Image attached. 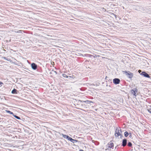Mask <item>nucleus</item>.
Returning <instances> with one entry per match:
<instances>
[{
    "instance_id": "1",
    "label": "nucleus",
    "mask_w": 151,
    "mask_h": 151,
    "mask_svg": "<svg viewBox=\"0 0 151 151\" xmlns=\"http://www.w3.org/2000/svg\"><path fill=\"white\" fill-rule=\"evenodd\" d=\"M115 127L116 128L114 134L116 137L118 139H122V135L121 134L122 132L120 128L117 127L116 124L115 125Z\"/></svg>"
},
{
    "instance_id": "2",
    "label": "nucleus",
    "mask_w": 151,
    "mask_h": 151,
    "mask_svg": "<svg viewBox=\"0 0 151 151\" xmlns=\"http://www.w3.org/2000/svg\"><path fill=\"white\" fill-rule=\"evenodd\" d=\"M140 75L146 78H150V76H149V75L145 71H143L141 73H140Z\"/></svg>"
},
{
    "instance_id": "3",
    "label": "nucleus",
    "mask_w": 151,
    "mask_h": 151,
    "mask_svg": "<svg viewBox=\"0 0 151 151\" xmlns=\"http://www.w3.org/2000/svg\"><path fill=\"white\" fill-rule=\"evenodd\" d=\"M125 73L126 75L129 78H132L133 76V73L129 72L128 73L127 71H125Z\"/></svg>"
},
{
    "instance_id": "4",
    "label": "nucleus",
    "mask_w": 151,
    "mask_h": 151,
    "mask_svg": "<svg viewBox=\"0 0 151 151\" xmlns=\"http://www.w3.org/2000/svg\"><path fill=\"white\" fill-rule=\"evenodd\" d=\"M120 82V80L119 78H114V84H119Z\"/></svg>"
},
{
    "instance_id": "5",
    "label": "nucleus",
    "mask_w": 151,
    "mask_h": 151,
    "mask_svg": "<svg viewBox=\"0 0 151 151\" xmlns=\"http://www.w3.org/2000/svg\"><path fill=\"white\" fill-rule=\"evenodd\" d=\"M127 144V140L126 139H124L122 140V145L123 147H125L126 146Z\"/></svg>"
},
{
    "instance_id": "6",
    "label": "nucleus",
    "mask_w": 151,
    "mask_h": 151,
    "mask_svg": "<svg viewBox=\"0 0 151 151\" xmlns=\"http://www.w3.org/2000/svg\"><path fill=\"white\" fill-rule=\"evenodd\" d=\"M137 91V89L136 88H135L132 89L131 90V92L134 96H136V92Z\"/></svg>"
},
{
    "instance_id": "7",
    "label": "nucleus",
    "mask_w": 151,
    "mask_h": 151,
    "mask_svg": "<svg viewBox=\"0 0 151 151\" xmlns=\"http://www.w3.org/2000/svg\"><path fill=\"white\" fill-rule=\"evenodd\" d=\"M32 68L33 70H35L37 67V65L34 63H32L31 64Z\"/></svg>"
},
{
    "instance_id": "8",
    "label": "nucleus",
    "mask_w": 151,
    "mask_h": 151,
    "mask_svg": "<svg viewBox=\"0 0 151 151\" xmlns=\"http://www.w3.org/2000/svg\"><path fill=\"white\" fill-rule=\"evenodd\" d=\"M68 140L73 143H74L75 142H77V140L73 139L71 137L69 138Z\"/></svg>"
},
{
    "instance_id": "9",
    "label": "nucleus",
    "mask_w": 151,
    "mask_h": 151,
    "mask_svg": "<svg viewBox=\"0 0 151 151\" xmlns=\"http://www.w3.org/2000/svg\"><path fill=\"white\" fill-rule=\"evenodd\" d=\"M129 134H130V135H131L132 134L131 133H128L126 131L124 133V135L125 137H127L128 135H129Z\"/></svg>"
},
{
    "instance_id": "10",
    "label": "nucleus",
    "mask_w": 151,
    "mask_h": 151,
    "mask_svg": "<svg viewBox=\"0 0 151 151\" xmlns=\"http://www.w3.org/2000/svg\"><path fill=\"white\" fill-rule=\"evenodd\" d=\"M114 15L116 19V22H117L120 20V18L119 17L117 16V15L114 14Z\"/></svg>"
},
{
    "instance_id": "11",
    "label": "nucleus",
    "mask_w": 151,
    "mask_h": 151,
    "mask_svg": "<svg viewBox=\"0 0 151 151\" xmlns=\"http://www.w3.org/2000/svg\"><path fill=\"white\" fill-rule=\"evenodd\" d=\"M62 135L64 138H66V139H67L68 140L69 139V138H70V137H69L68 136H67V135H64L63 134H62Z\"/></svg>"
},
{
    "instance_id": "12",
    "label": "nucleus",
    "mask_w": 151,
    "mask_h": 151,
    "mask_svg": "<svg viewBox=\"0 0 151 151\" xmlns=\"http://www.w3.org/2000/svg\"><path fill=\"white\" fill-rule=\"evenodd\" d=\"M109 145H110L109 146V148L110 147V148H112V147H113V144L112 143H110Z\"/></svg>"
},
{
    "instance_id": "13",
    "label": "nucleus",
    "mask_w": 151,
    "mask_h": 151,
    "mask_svg": "<svg viewBox=\"0 0 151 151\" xmlns=\"http://www.w3.org/2000/svg\"><path fill=\"white\" fill-rule=\"evenodd\" d=\"M6 111L8 113H9L10 114L14 115L13 112H11V111L8 110H6Z\"/></svg>"
},
{
    "instance_id": "14",
    "label": "nucleus",
    "mask_w": 151,
    "mask_h": 151,
    "mask_svg": "<svg viewBox=\"0 0 151 151\" xmlns=\"http://www.w3.org/2000/svg\"><path fill=\"white\" fill-rule=\"evenodd\" d=\"M62 76H63V77H65V78L66 77L67 78H68L69 77H70V76H67L65 74H62Z\"/></svg>"
},
{
    "instance_id": "15",
    "label": "nucleus",
    "mask_w": 151,
    "mask_h": 151,
    "mask_svg": "<svg viewBox=\"0 0 151 151\" xmlns=\"http://www.w3.org/2000/svg\"><path fill=\"white\" fill-rule=\"evenodd\" d=\"M17 90L15 89H14L13 90H12V93L14 94L16 93Z\"/></svg>"
},
{
    "instance_id": "16",
    "label": "nucleus",
    "mask_w": 151,
    "mask_h": 151,
    "mask_svg": "<svg viewBox=\"0 0 151 151\" xmlns=\"http://www.w3.org/2000/svg\"><path fill=\"white\" fill-rule=\"evenodd\" d=\"M132 143L130 142H128V146L129 147H131L132 146Z\"/></svg>"
},
{
    "instance_id": "17",
    "label": "nucleus",
    "mask_w": 151,
    "mask_h": 151,
    "mask_svg": "<svg viewBox=\"0 0 151 151\" xmlns=\"http://www.w3.org/2000/svg\"><path fill=\"white\" fill-rule=\"evenodd\" d=\"M13 116H14V117H15V118H16V119H20V118L19 117V116H17L16 115H13Z\"/></svg>"
},
{
    "instance_id": "18",
    "label": "nucleus",
    "mask_w": 151,
    "mask_h": 151,
    "mask_svg": "<svg viewBox=\"0 0 151 151\" xmlns=\"http://www.w3.org/2000/svg\"><path fill=\"white\" fill-rule=\"evenodd\" d=\"M84 102L87 104H90L91 102V101H84Z\"/></svg>"
},
{
    "instance_id": "19",
    "label": "nucleus",
    "mask_w": 151,
    "mask_h": 151,
    "mask_svg": "<svg viewBox=\"0 0 151 151\" xmlns=\"http://www.w3.org/2000/svg\"><path fill=\"white\" fill-rule=\"evenodd\" d=\"M3 58L7 61H10V62H11L12 61L10 60L6 59V58H5V57H3Z\"/></svg>"
},
{
    "instance_id": "20",
    "label": "nucleus",
    "mask_w": 151,
    "mask_h": 151,
    "mask_svg": "<svg viewBox=\"0 0 151 151\" xmlns=\"http://www.w3.org/2000/svg\"><path fill=\"white\" fill-rule=\"evenodd\" d=\"M138 72L140 73H140H142V71L141 70H138Z\"/></svg>"
},
{
    "instance_id": "21",
    "label": "nucleus",
    "mask_w": 151,
    "mask_h": 151,
    "mask_svg": "<svg viewBox=\"0 0 151 151\" xmlns=\"http://www.w3.org/2000/svg\"><path fill=\"white\" fill-rule=\"evenodd\" d=\"M148 110V112L151 114V109H150L149 110Z\"/></svg>"
},
{
    "instance_id": "22",
    "label": "nucleus",
    "mask_w": 151,
    "mask_h": 151,
    "mask_svg": "<svg viewBox=\"0 0 151 151\" xmlns=\"http://www.w3.org/2000/svg\"><path fill=\"white\" fill-rule=\"evenodd\" d=\"M117 111V110L116 109H114V113L116 112Z\"/></svg>"
},
{
    "instance_id": "23",
    "label": "nucleus",
    "mask_w": 151,
    "mask_h": 151,
    "mask_svg": "<svg viewBox=\"0 0 151 151\" xmlns=\"http://www.w3.org/2000/svg\"><path fill=\"white\" fill-rule=\"evenodd\" d=\"M2 84H3L1 82H0V85H1V86H2Z\"/></svg>"
},
{
    "instance_id": "24",
    "label": "nucleus",
    "mask_w": 151,
    "mask_h": 151,
    "mask_svg": "<svg viewBox=\"0 0 151 151\" xmlns=\"http://www.w3.org/2000/svg\"><path fill=\"white\" fill-rule=\"evenodd\" d=\"M54 72L56 74V73H57L56 72V71H54Z\"/></svg>"
},
{
    "instance_id": "25",
    "label": "nucleus",
    "mask_w": 151,
    "mask_h": 151,
    "mask_svg": "<svg viewBox=\"0 0 151 151\" xmlns=\"http://www.w3.org/2000/svg\"><path fill=\"white\" fill-rule=\"evenodd\" d=\"M116 147L115 148L116 149Z\"/></svg>"
}]
</instances>
